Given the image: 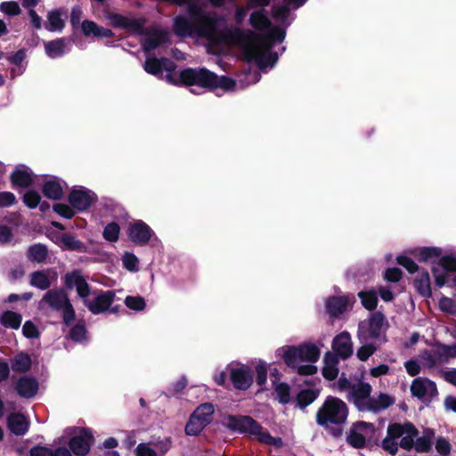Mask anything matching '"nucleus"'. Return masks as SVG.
Wrapping results in <instances>:
<instances>
[{
	"label": "nucleus",
	"mask_w": 456,
	"mask_h": 456,
	"mask_svg": "<svg viewBox=\"0 0 456 456\" xmlns=\"http://www.w3.org/2000/svg\"><path fill=\"white\" fill-rule=\"evenodd\" d=\"M189 17L178 15L174 19V32L179 37H191L194 34L201 37H210L216 31L217 20L205 12L196 0L187 3Z\"/></svg>",
	"instance_id": "1"
},
{
	"label": "nucleus",
	"mask_w": 456,
	"mask_h": 456,
	"mask_svg": "<svg viewBox=\"0 0 456 456\" xmlns=\"http://www.w3.org/2000/svg\"><path fill=\"white\" fill-rule=\"evenodd\" d=\"M167 79L175 86L184 85L187 86H198L210 91L220 88L224 91H233L236 81L226 76H217L206 68H186L180 71L179 78L167 74Z\"/></svg>",
	"instance_id": "2"
},
{
	"label": "nucleus",
	"mask_w": 456,
	"mask_h": 456,
	"mask_svg": "<svg viewBox=\"0 0 456 456\" xmlns=\"http://www.w3.org/2000/svg\"><path fill=\"white\" fill-rule=\"evenodd\" d=\"M348 415L349 408L342 399L328 395L315 413V422L332 437L339 438L343 435V427Z\"/></svg>",
	"instance_id": "3"
},
{
	"label": "nucleus",
	"mask_w": 456,
	"mask_h": 456,
	"mask_svg": "<svg viewBox=\"0 0 456 456\" xmlns=\"http://www.w3.org/2000/svg\"><path fill=\"white\" fill-rule=\"evenodd\" d=\"M225 426L228 429L255 436L260 443L280 448L283 445L282 439L273 436L265 430L260 423L248 415L229 414L225 418Z\"/></svg>",
	"instance_id": "4"
},
{
	"label": "nucleus",
	"mask_w": 456,
	"mask_h": 456,
	"mask_svg": "<svg viewBox=\"0 0 456 456\" xmlns=\"http://www.w3.org/2000/svg\"><path fill=\"white\" fill-rule=\"evenodd\" d=\"M225 39L243 48L244 53L248 47L253 46L260 51H270L274 44L266 34L255 33L251 30H242L239 28L227 30Z\"/></svg>",
	"instance_id": "5"
},
{
	"label": "nucleus",
	"mask_w": 456,
	"mask_h": 456,
	"mask_svg": "<svg viewBox=\"0 0 456 456\" xmlns=\"http://www.w3.org/2000/svg\"><path fill=\"white\" fill-rule=\"evenodd\" d=\"M40 304L47 305L53 311H61L63 323L68 327L71 325L76 318L75 309L63 289L48 290L43 296Z\"/></svg>",
	"instance_id": "6"
},
{
	"label": "nucleus",
	"mask_w": 456,
	"mask_h": 456,
	"mask_svg": "<svg viewBox=\"0 0 456 456\" xmlns=\"http://www.w3.org/2000/svg\"><path fill=\"white\" fill-rule=\"evenodd\" d=\"M385 322L386 317L380 311L373 312L367 322H361L357 330L360 343H367L372 339H378L381 335Z\"/></svg>",
	"instance_id": "7"
},
{
	"label": "nucleus",
	"mask_w": 456,
	"mask_h": 456,
	"mask_svg": "<svg viewBox=\"0 0 456 456\" xmlns=\"http://www.w3.org/2000/svg\"><path fill=\"white\" fill-rule=\"evenodd\" d=\"M411 395L429 403L432 399L438 395L436 384L428 378H416L411 385Z\"/></svg>",
	"instance_id": "8"
},
{
	"label": "nucleus",
	"mask_w": 456,
	"mask_h": 456,
	"mask_svg": "<svg viewBox=\"0 0 456 456\" xmlns=\"http://www.w3.org/2000/svg\"><path fill=\"white\" fill-rule=\"evenodd\" d=\"M94 437L92 431L87 428H80L79 433L72 436L68 443L69 451L76 456H86L90 452Z\"/></svg>",
	"instance_id": "9"
},
{
	"label": "nucleus",
	"mask_w": 456,
	"mask_h": 456,
	"mask_svg": "<svg viewBox=\"0 0 456 456\" xmlns=\"http://www.w3.org/2000/svg\"><path fill=\"white\" fill-rule=\"evenodd\" d=\"M97 200L96 193L85 187L72 189L68 196L70 206L79 212L87 210Z\"/></svg>",
	"instance_id": "10"
},
{
	"label": "nucleus",
	"mask_w": 456,
	"mask_h": 456,
	"mask_svg": "<svg viewBox=\"0 0 456 456\" xmlns=\"http://www.w3.org/2000/svg\"><path fill=\"white\" fill-rule=\"evenodd\" d=\"M374 434L375 427L372 423L356 421L352 424L349 433L346 436V443L354 449H362L366 446V438L363 433Z\"/></svg>",
	"instance_id": "11"
},
{
	"label": "nucleus",
	"mask_w": 456,
	"mask_h": 456,
	"mask_svg": "<svg viewBox=\"0 0 456 456\" xmlns=\"http://www.w3.org/2000/svg\"><path fill=\"white\" fill-rule=\"evenodd\" d=\"M153 234V230L142 220H135L127 229L129 240L138 246L147 245Z\"/></svg>",
	"instance_id": "12"
},
{
	"label": "nucleus",
	"mask_w": 456,
	"mask_h": 456,
	"mask_svg": "<svg viewBox=\"0 0 456 456\" xmlns=\"http://www.w3.org/2000/svg\"><path fill=\"white\" fill-rule=\"evenodd\" d=\"M108 18L114 28L126 29L138 35L144 33V25L146 23L144 18L129 19L128 17L114 12L110 13Z\"/></svg>",
	"instance_id": "13"
},
{
	"label": "nucleus",
	"mask_w": 456,
	"mask_h": 456,
	"mask_svg": "<svg viewBox=\"0 0 456 456\" xmlns=\"http://www.w3.org/2000/svg\"><path fill=\"white\" fill-rule=\"evenodd\" d=\"M114 299V291H101L93 300L85 299L84 304L93 314H100L108 311Z\"/></svg>",
	"instance_id": "14"
},
{
	"label": "nucleus",
	"mask_w": 456,
	"mask_h": 456,
	"mask_svg": "<svg viewBox=\"0 0 456 456\" xmlns=\"http://www.w3.org/2000/svg\"><path fill=\"white\" fill-rule=\"evenodd\" d=\"M229 376L235 389L247 390L253 384V373L248 366L241 365L238 368H232Z\"/></svg>",
	"instance_id": "15"
},
{
	"label": "nucleus",
	"mask_w": 456,
	"mask_h": 456,
	"mask_svg": "<svg viewBox=\"0 0 456 456\" xmlns=\"http://www.w3.org/2000/svg\"><path fill=\"white\" fill-rule=\"evenodd\" d=\"M245 56L248 61H255L260 69L272 67L278 60L276 53L260 51L253 46L248 47Z\"/></svg>",
	"instance_id": "16"
},
{
	"label": "nucleus",
	"mask_w": 456,
	"mask_h": 456,
	"mask_svg": "<svg viewBox=\"0 0 456 456\" xmlns=\"http://www.w3.org/2000/svg\"><path fill=\"white\" fill-rule=\"evenodd\" d=\"M354 302V297L349 295L332 296L327 298L325 305L330 317L337 318L347 310L350 302Z\"/></svg>",
	"instance_id": "17"
},
{
	"label": "nucleus",
	"mask_w": 456,
	"mask_h": 456,
	"mask_svg": "<svg viewBox=\"0 0 456 456\" xmlns=\"http://www.w3.org/2000/svg\"><path fill=\"white\" fill-rule=\"evenodd\" d=\"M332 350L343 360L353 354V344L348 331H343L333 338Z\"/></svg>",
	"instance_id": "18"
},
{
	"label": "nucleus",
	"mask_w": 456,
	"mask_h": 456,
	"mask_svg": "<svg viewBox=\"0 0 456 456\" xmlns=\"http://www.w3.org/2000/svg\"><path fill=\"white\" fill-rule=\"evenodd\" d=\"M39 388L38 381L31 376H21L18 379L15 390L23 398L30 399L37 395Z\"/></svg>",
	"instance_id": "19"
},
{
	"label": "nucleus",
	"mask_w": 456,
	"mask_h": 456,
	"mask_svg": "<svg viewBox=\"0 0 456 456\" xmlns=\"http://www.w3.org/2000/svg\"><path fill=\"white\" fill-rule=\"evenodd\" d=\"M8 429L15 436L25 435L29 428V422L27 418L20 412H12L6 419Z\"/></svg>",
	"instance_id": "20"
},
{
	"label": "nucleus",
	"mask_w": 456,
	"mask_h": 456,
	"mask_svg": "<svg viewBox=\"0 0 456 456\" xmlns=\"http://www.w3.org/2000/svg\"><path fill=\"white\" fill-rule=\"evenodd\" d=\"M371 390V386L367 382H361L353 387L352 396L354 397V403L360 411H365V404L369 398H370Z\"/></svg>",
	"instance_id": "21"
},
{
	"label": "nucleus",
	"mask_w": 456,
	"mask_h": 456,
	"mask_svg": "<svg viewBox=\"0 0 456 456\" xmlns=\"http://www.w3.org/2000/svg\"><path fill=\"white\" fill-rule=\"evenodd\" d=\"M12 187L28 188L33 183L32 173L25 166L16 167L10 175Z\"/></svg>",
	"instance_id": "22"
},
{
	"label": "nucleus",
	"mask_w": 456,
	"mask_h": 456,
	"mask_svg": "<svg viewBox=\"0 0 456 456\" xmlns=\"http://www.w3.org/2000/svg\"><path fill=\"white\" fill-rule=\"evenodd\" d=\"M395 403V398L387 394L380 393L377 398H369L365 404V411L371 412H379L389 408Z\"/></svg>",
	"instance_id": "23"
},
{
	"label": "nucleus",
	"mask_w": 456,
	"mask_h": 456,
	"mask_svg": "<svg viewBox=\"0 0 456 456\" xmlns=\"http://www.w3.org/2000/svg\"><path fill=\"white\" fill-rule=\"evenodd\" d=\"M291 7L292 4L285 1H282L281 4H273L271 9L272 17L279 22L281 26L288 28L291 23L289 21Z\"/></svg>",
	"instance_id": "24"
},
{
	"label": "nucleus",
	"mask_w": 456,
	"mask_h": 456,
	"mask_svg": "<svg viewBox=\"0 0 456 456\" xmlns=\"http://www.w3.org/2000/svg\"><path fill=\"white\" fill-rule=\"evenodd\" d=\"M413 286L421 297L425 298L432 297L430 276L428 270H421L419 275L413 280Z\"/></svg>",
	"instance_id": "25"
},
{
	"label": "nucleus",
	"mask_w": 456,
	"mask_h": 456,
	"mask_svg": "<svg viewBox=\"0 0 456 456\" xmlns=\"http://www.w3.org/2000/svg\"><path fill=\"white\" fill-rule=\"evenodd\" d=\"M320 393L321 390L319 388L301 389L295 398L296 406L300 410H305L319 397Z\"/></svg>",
	"instance_id": "26"
},
{
	"label": "nucleus",
	"mask_w": 456,
	"mask_h": 456,
	"mask_svg": "<svg viewBox=\"0 0 456 456\" xmlns=\"http://www.w3.org/2000/svg\"><path fill=\"white\" fill-rule=\"evenodd\" d=\"M42 192L50 200H59L63 197V187L61 181L57 177H53L44 183Z\"/></svg>",
	"instance_id": "27"
},
{
	"label": "nucleus",
	"mask_w": 456,
	"mask_h": 456,
	"mask_svg": "<svg viewBox=\"0 0 456 456\" xmlns=\"http://www.w3.org/2000/svg\"><path fill=\"white\" fill-rule=\"evenodd\" d=\"M60 240V247L63 250L77 251L80 253L86 252V245L83 241H81L80 240L77 239L75 236L69 233H62L61 235Z\"/></svg>",
	"instance_id": "28"
},
{
	"label": "nucleus",
	"mask_w": 456,
	"mask_h": 456,
	"mask_svg": "<svg viewBox=\"0 0 456 456\" xmlns=\"http://www.w3.org/2000/svg\"><path fill=\"white\" fill-rule=\"evenodd\" d=\"M45 51L51 59L63 56L66 52V39L61 37L45 42Z\"/></svg>",
	"instance_id": "29"
},
{
	"label": "nucleus",
	"mask_w": 456,
	"mask_h": 456,
	"mask_svg": "<svg viewBox=\"0 0 456 456\" xmlns=\"http://www.w3.org/2000/svg\"><path fill=\"white\" fill-rule=\"evenodd\" d=\"M249 24L258 31L268 29L272 26V22L267 17L265 10L263 8L250 14Z\"/></svg>",
	"instance_id": "30"
},
{
	"label": "nucleus",
	"mask_w": 456,
	"mask_h": 456,
	"mask_svg": "<svg viewBox=\"0 0 456 456\" xmlns=\"http://www.w3.org/2000/svg\"><path fill=\"white\" fill-rule=\"evenodd\" d=\"M31 357L25 352H20L11 359L12 369L16 372H28L31 368Z\"/></svg>",
	"instance_id": "31"
},
{
	"label": "nucleus",
	"mask_w": 456,
	"mask_h": 456,
	"mask_svg": "<svg viewBox=\"0 0 456 456\" xmlns=\"http://www.w3.org/2000/svg\"><path fill=\"white\" fill-rule=\"evenodd\" d=\"M300 361L315 362L320 358V349L314 344H301L297 346Z\"/></svg>",
	"instance_id": "32"
},
{
	"label": "nucleus",
	"mask_w": 456,
	"mask_h": 456,
	"mask_svg": "<svg viewBox=\"0 0 456 456\" xmlns=\"http://www.w3.org/2000/svg\"><path fill=\"white\" fill-rule=\"evenodd\" d=\"M49 251L45 245L36 243L31 245L27 252V257L31 262L44 263L48 257Z\"/></svg>",
	"instance_id": "33"
},
{
	"label": "nucleus",
	"mask_w": 456,
	"mask_h": 456,
	"mask_svg": "<svg viewBox=\"0 0 456 456\" xmlns=\"http://www.w3.org/2000/svg\"><path fill=\"white\" fill-rule=\"evenodd\" d=\"M412 423L411 421H405L404 423H390L387 429V436L397 441L402 438L405 433H412L413 429L411 428Z\"/></svg>",
	"instance_id": "34"
},
{
	"label": "nucleus",
	"mask_w": 456,
	"mask_h": 456,
	"mask_svg": "<svg viewBox=\"0 0 456 456\" xmlns=\"http://www.w3.org/2000/svg\"><path fill=\"white\" fill-rule=\"evenodd\" d=\"M214 412V405L211 403H205L199 405L191 416L194 419H200L207 425H209L213 419Z\"/></svg>",
	"instance_id": "35"
},
{
	"label": "nucleus",
	"mask_w": 456,
	"mask_h": 456,
	"mask_svg": "<svg viewBox=\"0 0 456 456\" xmlns=\"http://www.w3.org/2000/svg\"><path fill=\"white\" fill-rule=\"evenodd\" d=\"M167 40L168 37L165 31L156 30L145 40L143 49L147 52L154 50L159 45L167 43Z\"/></svg>",
	"instance_id": "36"
},
{
	"label": "nucleus",
	"mask_w": 456,
	"mask_h": 456,
	"mask_svg": "<svg viewBox=\"0 0 456 456\" xmlns=\"http://www.w3.org/2000/svg\"><path fill=\"white\" fill-rule=\"evenodd\" d=\"M22 316L20 314L6 310L0 317V323L5 328L18 330L20 327Z\"/></svg>",
	"instance_id": "37"
},
{
	"label": "nucleus",
	"mask_w": 456,
	"mask_h": 456,
	"mask_svg": "<svg viewBox=\"0 0 456 456\" xmlns=\"http://www.w3.org/2000/svg\"><path fill=\"white\" fill-rule=\"evenodd\" d=\"M283 352L282 359L285 364L290 368H296L299 359V352L297 346H286L278 349V352Z\"/></svg>",
	"instance_id": "38"
},
{
	"label": "nucleus",
	"mask_w": 456,
	"mask_h": 456,
	"mask_svg": "<svg viewBox=\"0 0 456 456\" xmlns=\"http://www.w3.org/2000/svg\"><path fill=\"white\" fill-rule=\"evenodd\" d=\"M29 284L41 290L51 287V281L45 271H35L29 275Z\"/></svg>",
	"instance_id": "39"
},
{
	"label": "nucleus",
	"mask_w": 456,
	"mask_h": 456,
	"mask_svg": "<svg viewBox=\"0 0 456 456\" xmlns=\"http://www.w3.org/2000/svg\"><path fill=\"white\" fill-rule=\"evenodd\" d=\"M48 22L45 28L51 32L61 31L65 27V22L61 18V13L59 10H53L47 14Z\"/></svg>",
	"instance_id": "40"
},
{
	"label": "nucleus",
	"mask_w": 456,
	"mask_h": 456,
	"mask_svg": "<svg viewBox=\"0 0 456 456\" xmlns=\"http://www.w3.org/2000/svg\"><path fill=\"white\" fill-rule=\"evenodd\" d=\"M362 306L368 311H374L378 305V294L375 289L358 292Z\"/></svg>",
	"instance_id": "41"
},
{
	"label": "nucleus",
	"mask_w": 456,
	"mask_h": 456,
	"mask_svg": "<svg viewBox=\"0 0 456 456\" xmlns=\"http://www.w3.org/2000/svg\"><path fill=\"white\" fill-rule=\"evenodd\" d=\"M273 383L279 403L282 405L289 403L291 402V388L289 385L286 382L275 384V380Z\"/></svg>",
	"instance_id": "42"
},
{
	"label": "nucleus",
	"mask_w": 456,
	"mask_h": 456,
	"mask_svg": "<svg viewBox=\"0 0 456 456\" xmlns=\"http://www.w3.org/2000/svg\"><path fill=\"white\" fill-rule=\"evenodd\" d=\"M438 354H440L439 347L435 352L424 349L420 354L423 365L427 368L432 369L436 365L437 362H444V359H443V357H438Z\"/></svg>",
	"instance_id": "43"
},
{
	"label": "nucleus",
	"mask_w": 456,
	"mask_h": 456,
	"mask_svg": "<svg viewBox=\"0 0 456 456\" xmlns=\"http://www.w3.org/2000/svg\"><path fill=\"white\" fill-rule=\"evenodd\" d=\"M207 426L208 425L200 419H194L190 415L184 428V432L186 436H198Z\"/></svg>",
	"instance_id": "44"
},
{
	"label": "nucleus",
	"mask_w": 456,
	"mask_h": 456,
	"mask_svg": "<svg viewBox=\"0 0 456 456\" xmlns=\"http://www.w3.org/2000/svg\"><path fill=\"white\" fill-rule=\"evenodd\" d=\"M442 249L437 247H424L421 248L418 254V260L419 262H428L440 257Z\"/></svg>",
	"instance_id": "45"
},
{
	"label": "nucleus",
	"mask_w": 456,
	"mask_h": 456,
	"mask_svg": "<svg viewBox=\"0 0 456 456\" xmlns=\"http://www.w3.org/2000/svg\"><path fill=\"white\" fill-rule=\"evenodd\" d=\"M144 70L154 76H161L163 71V65L161 58L149 57L146 59L144 65Z\"/></svg>",
	"instance_id": "46"
},
{
	"label": "nucleus",
	"mask_w": 456,
	"mask_h": 456,
	"mask_svg": "<svg viewBox=\"0 0 456 456\" xmlns=\"http://www.w3.org/2000/svg\"><path fill=\"white\" fill-rule=\"evenodd\" d=\"M68 338L74 342H82L86 338V328L83 321L76 323L69 330Z\"/></svg>",
	"instance_id": "47"
},
{
	"label": "nucleus",
	"mask_w": 456,
	"mask_h": 456,
	"mask_svg": "<svg viewBox=\"0 0 456 456\" xmlns=\"http://www.w3.org/2000/svg\"><path fill=\"white\" fill-rule=\"evenodd\" d=\"M120 227L118 223H109L103 229L102 236L109 242H116L118 240Z\"/></svg>",
	"instance_id": "48"
},
{
	"label": "nucleus",
	"mask_w": 456,
	"mask_h": 456,
	"mask_svg": "<svg viewBox=\"0 0 456 456\" xmlns=\"http://www.w3.org/2000/svg\"><path fill=\"white\" fill-rule=\"evenodd\" d=\"M412 428V433H405L403 436L401 438L399 442V446L406 451H411L414 448L415 445V439L419 436V430L417 428L412 424L411 426Z\"/></svg>",
	"instance_id": "49"
},
{
	"label": "nucleus",
	"mask_w": 456,
	"mask_h": 456,
	"mask_svg": "<svg viewBox=\"0 0 456 456\" xmlns=\"http://www.w3.org/2000/svg\"><path fill=\"white\" fill-rule=\"evenodd\" d=\"M362 344V346L356 352V356L360 361L365 362L377 351L378 346L370 341Z\"/></svg>",
	"instance_id": "50"
},
{
	"label": "nucleus",
	"mask_w": 456,
	"mask_h": 456,
	"mask_svg": "<svg viewBox=\"0 0 456 456\" xmlns=\"http://www.w3.org/2000/svg\"><path fill=\"white\" fill-rule=\"evenodd\" d=\"M436 266L446 273H456V257L453 256H441Z\"/></svg>",
	"instance_id": "51"
},
{
	"label": "nucleus",
	"mask_w": 456,
	"mask_h": 456,
	"mask_svg": "<svg viewBox=\"0 0 456 456\" xmlns=\"http://www.w3.org/2000/svg\"><path fill=\"white\" fill-rule=\"evenodd\" d=\"M53 209L60 216L66 219H70L76 215L75 209L70 206V204L55 203L53 206Z\"/></svg>",
	"instance_id": "52"
},
{
	"label": "nucleus",
	"mask_w": 456,
	"mask_h": 456,
	"mask_svg": "<svg viewBox=\"0 0 456 456\" xmlns=\"http://www.w3.org/2000/svg\"><path fill=\"white\" fill-rule=\"evenodd\" d=\"M414 449L417 452H429L432 449L431 438L427 435L420 437L418 436L415 439Z\"/></svg>",
	"instance_id": "53"
},
{
	"label": "nucleus",
	"mask_w": 456,
	"mask_h": 456,
	"mask_svg": "<svg viewBox=\"0 0 456 456\" xmlns=\"http://www.w3.org/2000/svg\"><path fill=\"white\" fill-rule=\"evenodd\" d=\"M126 305L134 311H142L146 307L145 300L142 297L137 296H127L125 298Z\"/></svg>",
	"instance_id": "54"
},
{
	"label": "nucleus",
	"mask_w": 456,
	"mask_h": 456,
	"mask_svg": "<svg viewBox=\"0 0 456 456\" xmlns=\"http://www.w3.org/2000/svg\"><path fill=\"white\" fill-rule=\"evenodd\" d=\"M0 12L8 16H17L20 14L21 10L19 4L15 1L2 2L0 4Z\"/></svg>",
	"instance_id": "55"
},
{
	"label": "nucleus",
	"mask_w": 456,
	"mask_h": 456,
	"mask_svg": "<svg viewBox=\"0 0 456 456\" xmlns=\"http://www.w3.org/2000/svg\"><path fill=\"white\" fill-rule=\"evenodd\" d=\"M40 200H41V196L35 190L28 191L23 195V202L30 209L36 208L39 205Z\"/></svg>",
	"instance_id": "56"
},
{
	"label": "nucleus",
	"mask_w": 456,
	"mask_h": 456,
	"mask_svg": "<svg viewBox=\"0 0 456 456\" xmlns=\"http://www.w3.org/2000/svg\"><path fill=\"white\" fill-rule=\"evenodd\" d=\"M123 266L130 272L138 271L139 260L137 256L131 252H126L122 257Z\"/></svg>",
	"instance_id": "57"
},
{
	"label": "nucleus",
	"mask_w": 456,
	"mask_h": 456,
	"mask_svg": "<svg viewBox=\"0 0 456 456\" xmlns=\"http://www.w3.org/2000/svg\"><path fill=\"white\" fill-rule=\"evenodd\" d=\"M396 262L399 265L405 268L410 273H415L419 271V265L409 256L400 255L396 257Z\"/></svg>",
	"instance_id": "58"
},
{
	"label": "nucleus",
	"mask_w": 456,
	"mask_h": 456,
	"mask_svg": "<svg viewBox=\"0 0 456 456\" xmlns=\"http://www.w3.org/2000/svg\"><path fill=\"white\" fill-rule=\"evenodd\" d=\"M439 307L444 313L456 314V302L451 297L443 296L439 300Z\"/></svg>",
	"instance_id": "59"
},
{
	"label": "nucleus",
	"mask_w": 456,
	"mask_h": 456,
	"mask_svg": "<svg viewBox=\"0 0 456 456\" xmlns=\"http://www.w3.org/2000/svg\"><path fill=\"white\" fill-rule=\"evenodd\" d=\"M256 382L259 387L265 385L267 380V365L260 361L256 366Z\"/></svg>",
	"instance_id": "60"
},
{
	"label": "nucleus",
	"mask_w": 456,
	"mask_h": 456,
	"mask_svg": "<svg viewBox=\"0 0 456 456\" xmlns=\"http://www.w3.org/2000/svg\"><path fill=\"white\" fill-rule=\"evenodd\" d=\"M286 28L284 26L270 28V31L267 33L273 44L282 43L286 37Z\"/></svg>",
	"instance_id": "61"
},
{
	"label": "nucleus",
	"mask_w": 456,
	"mask_h": 456,
	"mask_svg": "<svg viewBox=\"0 0 456 456\" xmlns=\"http://www.w3.org/2000/svg\"><path fill=\"white\" fill-rule=\"evenodd\" d=\"M84 276L81 275L80 271L74 270L65 275V285L68 289L77 287L79 281H83Z\"/></svg>",
	"instance_id": "62"
},
{
	"label": "nucleus",
	"mask_w": 456,
	"mask_h": 456,
	"mask_svg": "<svg viewBox=\"0 0 456 456\" xmlns=\"http://www.w3.org/2000/svg\"><path fill=\"white\" fill-rule=\"evenodd\" d=\"M431 272L434 275L435 285L439 289L444 287L448 279L447 273L441 270L439 266L436 265L432 266Z\"/></svg>",
	"instance_id": "63"
},
{
	"label": "nucleus",
	"mask_w": 456,
	"mask_h": 456,
	"mask_svg": "<svg viewBox=\"0 0 456 456\" xmlns=\"http://www.w3.org/2000/svg\"><path fill=\"white\" fill-rule=\"evenodd\" d=\"M439 348L440 354H438V357H443V359H444V362H446L449 357L456 358V344H439Z\"/></svg>",
	"instance_id": "64"
}]
</instances>
